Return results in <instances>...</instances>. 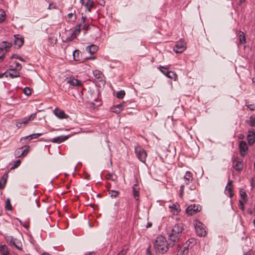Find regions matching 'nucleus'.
<instances>
[{"instance_id":"obj_40","label":"nucleus","mask_w":255,"mask_h":255,"mask_svg":"<svg viewBox=\"0 0 255 255\" xmlns=\"http://www.w3.org/2000/svg\"><path fill=\"white\" fill-rule=\"evenodd\" d=\"M160 71L165 76H166L167 74H168V73L169 72V71L167 68H165L163 66H160L159 67Z\"/></svg>"},{"instance_id":"obj_8","label":"nucleus","mask_w":255,"mask_h":255,"mask_svg":"<svg viewBox=\"0 0 255 255\" xmlns=\"http://www.w3.org/2000/svg\"><path fill=\"white\" fill-rule=\"evenodd\" d=\"M186 48V43L184 41H179L173 47V51L177 53L183 52Z\"/></svg>"},{"instance_id":"obj_19","label":"nucleus","mask_w":255,"mask_h":255,"mask_svg":"<svg viewBox=\"0 0 255 255\" xmlns=\"http://www.w3.org/2000/svg\"><path fill=\"white\" fill-rule=\"evenodd\" d=\"M70 137L69 135H60L57 137H55L52 139V142L60 143L64 141L65 140L68 139Z\"/></svg>"},{"instance_id":"obj_21","label":"nucleus","mask_w":255,"mask_h":255,"mask_svg":"<svg viewBox=\"0 0 255 255\" xmlns=\"http://www.w3.org/2000/svg\"><path fill=\"white\" fill-rule=\"evenodd\" d=\"M12 46V44L10 42H7L5 41H2L0 44V52L4 50L6 51H8V48H9Z\"/></svg>"},{"instance_id":"obj_51","label":"nucleus","mask_w":255,"mask_h":255,"mask_svg":"<svg viewBox=\"0 0 255 255\" xmlns=\"http://www.w3.org/2000/svg\"><path fill=\"white\" fill-rule=\"evenodd\" d=\"M247 106L252 111H254L255 110V105L254 104H250Z\"/></svg>"},{"instance_id":"obj_35","label":"nucleus","mask_w":255,"mask_h":255,"mask_svg":"<svg viewBox=\"0 0 255 255\" xmlns=\"http://www.w3.org/2000/svg\"><path fill=\"white\" fill-rule=\"evenodd\" d=\"M109 194L112 198H116L119 194V192L115 190H110Z\"/></svg>"},{"instance_id":"obj_39","label":"nucleus","mask_w":255,"mask_h":255,"mask_svg":"<svg viewBox=\"0 0 255 255\" xmlns=\"http://www.w3.org/2000/svg\"><path fill=\"white\" fill-rule=\"evenodd\" d=\"M42 134H43L42 133H33V134H31V135L27 136L26 138L30 137V139H31L33 138H36Z\"/></svg>"},{"instance_id":"obj_62","label":"nucleus","mask_w":255,"mask_h":255,"mask_svg":"<svg viewBox=\"0 0 255 255\" xmlns=\"http://www.w3.org/2000/svg\"><path fill=\"white\" fill-rule=\"evenodd\" d=\"M190 189L191 190H194L195 189V187L194 186H192L189 187Z\"/></svg>"},{"instance_id":"obj_63","label":"nucleus","mask_w":255,"mask_h":255,"mask_svg":"<svg viewBox=\"0 0 255 255\" xmlns=\"http://www.w3.org/2000/svg\"><path fill=\"white\" fill-rule=\"evenodd\" d=\"M244 137V135H243V134H240V138H243Z\"/></svg>"},{"instance_id":"obj_15","label":"nucleus","mask_w":255,"mask_h":255,"mask_svg":"<svg viewBox=\"0 0 255 255\" xmlns=\"http://www.w3.org/2000/svg\"><path fill=\"white\" fill-rule=\"evenodd\" d=\"M247 139L249 144L251 145L255 142V132L254 129L249 130Z\"/></svg>"},{"instance_id":"obj_13","label":"nucleus","mask_w":255,"mask_h":255,"mask_svg":"<svg viewBox=\"0 0 255 255\" xmlns=\"http://www.w3.org/2000/svg\"><path fill=\"white\" fill-rule=\"evenodd\" d=\"M232 185V181L229 179L228 184H227V185L226 187L225 190V193L227 195L229 196L230 198H232L234 195Z\"/></svg>"},{"instance_id":"obj_36","label":"nucleus","mask_w":255,"mask_h":255,"mask_svg":"<svg viewBox=\"0 0 255 255\" xmlns=\"http://www.w3.org/2000/svg\"><path fill=\"white\" fill-rule=\"evenodd\" d=\"M125 95V92L124 91L121 90L117 93L116 96L118 99H123Z\"/></svg>"},{"instance_id":"obj_18","label":"nucleus","mask_w":255,"mask_h":255,"mask_svg":"<svg viewBox=\"0 0 255 255\" xmlns=\"http://www.w3.org/2000/svg\"><path fill=\"white\" fill-rule=\"evenodd\" d=\"M55 115L59 119H66L68 116L65 114L64 112L58 108H56L54 111Z\"/></svg>"},{"instance_id":"obj_16","label":"nucleus","mask_w":255,"mask_h":255,"mask_svg":"<svg viewBox=\"0 0 255 255\" xmlns=\"http://www.w3.org/2000/svg\"><path fill=\"white\" fill-rule=\"evenodd\" d=\"M239 148L241 154L242 156H244L246 154L247 151L248 149V147L246 141H241L239 144Z\"/></svg>"},{"instance_id":"obj_60","label":"nucleus","mask_w":255,"mask_h":255,"mask_svg":"<svg viewBox=\"0 0 255 255\" xmlns=\"http://www.w3.org/2000/svg\"><path fill=\"white\" fill-rule=\"evenodd\" d=\"M94 253V252H88V253H86L85 255H92Z\"/></svg>"},{"instance_id":"obj_33","label":"nucleus","mask_w":255,"mask_h":255,"mask_svg":"<svg viewBox=\"0 0 255 255\" xmlns=\"http://www.w3.org/2000/svg\"><path fill=\"white\" fill-rule=\"evenodd\" d=\"M13 64H15V66H14L13 65H10V68H12L17 71H19L21 69L22 66H21V64H19V63H18L17 62H14Z\"/></svg>"},{"instance_id":"obj_30","label":"nucleus","mask_w":255,"mask_h":255,"mask_svg":"<svg viewBox=\"0 0 255 255\" xmlns=\"http://www.w3.org/2000/svg\"><path fill=\"white\" fill-rule=\"evenodd\" d=\"M73 58L75 61H80V51L78 50H75L73 53Z\"/></svg>"},{"instance_id":"obj_43","label":"nucleus","mask_w":255,"mask_h":255,"mask_svg":"<svg viewBox=\"0 0 255 255\" xmlns=\"http://www.w3.org/2000/svg\"><path fill=\"white\" fill-rule=\"evenodd\" d=\"M76 37V36L75 34H73V33H72L70 36H68L66 38L64 41L65 42L71 41L72 40H73Z\"/></svg>"},{"instance_id":"obj_41","label":"nucleus","mask_w":255,"mask_h":255,"mask_svg":"<svg viewBox=\"0 0 255 255\" xmlns=\"http://www.w3.org/2000/svg\"><path fill=\"white\" fill-rule=\"evenodd\" d=\"M106 178L108 180H111L112 181H115L116 180V177L115 175L112 174H107L106 175Z\"/></svg>"},{"instance_id":"obj_6","label":"nucleus","mask_w":255,"mask_h":255,"mask_svg":"<svg viewBox=\"0 0 255 255\" xmlns=\"http://www.w3.org/2000/svg\"><path fill=\"white\" fill-rule=\"evenodd\" d=\"M36 113L31 114L28 117H25L23 119L19 120L16 122V126L18 128H23L27 125L30 121L35 118Z\"/></svg>"},{"instance_id":"obj_32","label":"nucleus","mask_w":255,"mask_h":255,"mask_svg":"<svg viewBox=\"0 0 255 255\" xmlns=\"http://www.w3.org/2000/svg\"><path fill=\"white\" fill-rule=\"evenodd\" d=\"M240 194L243 199V200H244L245 202H246L247 201V194L245 190L244 189H241L240 191Z\"/></svg>"},{"instance_id":"obj_38","label":"nucleus","mask_w":255,"mask_h":255,"mask_svg":"<svg viewBox=\"0 0 255 255\" xmlns=\"http://www.w3.org/2000/svg\"><path fill=\"white\" fill-rule=\"evenodd\" d=\"M5 209L6 210H12V206L10 204V200L9 199H7L6 201V203H5Z\"/></svg>"},{"instance_id":"obj_46","label":"nucleus","mask_w":255,"mask_h":255,"mask_svg":"<svg viewBox=\"0 0 255 255\" xmlns=\"http://www.w3.org/2000/svg\"><path fill=\"white\" fill-rule=\"evenodd\" d=\"M244 202H245L244 201V200H239V203H240V209L242 210V211H244L245 210V206H244Z\"/></svg>"},{"instance_id":"obj_20","label":"nucleus","mask_w":255,"mask_h":255,"mask_svg":"<svg viewBox=\"0 0 255 255\" xmlns=\"http://www.w3.org/2000/svg\"><path fill=\"white\" fill-rule=\"evenodd\" d=\"M188 249L186 247H178L177 253L175 255H187Z\"/></svg>"},{"instance_id":"obj_57","label":"nucleus","mask_w":255,"mask_h":255,"mask_svg":"<svg viewBox=\"0 0 255 255\" xmlns=\"http://www.w3.org/2000/svg\"><path fill=\"white\" fill-rule=\"evenodd\" d=\"M73 14L72 13H70L68 14L67 16L69 18H71L73 16Z\"/></svg>"},{"instance_id":"obj_4","label":"nucleus","mask_w":255,"mask_h":255,"mask_svg":"<svg viewBox=\"0 0 255 255\" xmlns=\"http://www.w3.org/2000/svg\"><path fill=\"white\" fill-rule=\"evenodd\" d=\"M64 86H68L69 88H73L75 87H81L82 86L81 81L75 79L73 77H67L64 81Z\"/></svg>"},{"instance_id":"obj_47","label":"nucleus","mask_w":255,"mask_h":255,"mask_svg":"<svg viewBox=\"0 0 255 255\" xmlns=\"http://www.w3.org/2000/svg\"><path fill=\"white\" fill-rule=\"evenodd\" d=\"M56 8H57V7H56V4L53 3H50L49 5V6L48 7V9H56Z\"/></svg>"},{"instance_id":"obj_45","label":"nucleus","mask_w":255,"mask_h":255,"mask_svg":"<svg viewBox=\"0 0 255 255\" xmlns=\"http://www.w3.org/2000/svg\"><path fill=\"white\" fill-rule=\"evenodd\" d=\"M10 58L12 59V58H14V59H19L20 60V61H24V60L22 58H21V57L19 56L17 54H13L11 57H10Z\"/></svg>"},{"instance_id":"obj_5","label":"nucleus","mask_w":255,"mask_h":255,"mask_svg":"<svg viewBox=\"0 0 255 255\" xmlns=\"http://www.w3.org/2000/svg\"><path fill=\"white\" fill-rule=\"evenodd\" d=\"M135 153L138 159L143 163H145L147 153L141 146H137L135 147Z\"/></svg>"},{"instance_id":"obj_10","label":"nucleus","mask_w":255,"mask_h":255,"mask_svg":"<svg viewBox=\"0 0 255 255\" xmlns=\"http://www.w3.org/2000/svg\"><path fill=\"white\" fill-rule=\"evenodd\" d=\"M200 210L201 207L199 205L193 204L188 206L186 211L188 215H193L200 211Z\"/></svg>"},{"instance_id":"obj_54","label":"nucleus","mask_w":255,"mask_h":255,"mask_svg":"<svg viewBox=\"0 0 255 255\" xmlns=\"http://www.w3.org/2000/svg\"><path fill=\"white\" fill-rule=\"evenodd\" d=\"M86 22V17L84 16H82L81 18V22L79 24H81V26L84 24Z\"/></svg>"},{"instance_id":"obj_58","label":"nucleus","mask_w":255,"mask_h":255,"mask_svg":"<svg viewBox=\"0 0 255 255\" xmlns=\"http://www.w3.org/2000/svg\"><path fill=\"white\" fill-rule=\"evenodd\" d=\"M4 57V54L0 56V62L3 60Z\"/></svg>"},{"instance_id":"obj_1","label":"nucleus","mask_w":255,"mask_h":255,"mask_svg":"<svg viewBox=\"0 0 255 255\" xmlns=\"http://www.w3.org/2000/svg\"><path fill=\"white\" fill-rule=\"evenodd\" d=\"M184 229L182 223H177L173 226L168 234V240L173 246L175 243L179 241Z\"/></svg>"},{"instance_id":"obj_23","label":"nucleus","mask_w":255,"mask_h":255,"mask_svg":"<svg viewBox=\"0 0 255 255\" xmlns=\"http://www.w3.org/2000/svg\"><path fill=\"white\" fill-rule=\"evenodd\" d=\"M93 74L95 78L100 82H104V76L102 72L98 70H95L93 72Z\"/></svg>"},{"instance_id":"obj_56","label":"nucleus","mask_w":255,"mask_h":255,"mask_svg":"<svg viewBox=\"0 0 255 255\" xmlns=\"http://www.w3.org/2000/svg\"><path fill=\"white\" fill-rule=\"evenodd\" d=\"M33 203L36 205L37 207H39V203L37 202V201L36 199L33 201Z\"/></svg>"},{"instance_id":"obj_55","label":"nucleus","mask_w":255,"mask_h":255,"mask_svg":"<svg viewBox=\"0 0 255 255\" xmlns=\"http://www.w3.org/2000/svg\"><path fill=\"white\" fill-rule=\"evenodd\" d=\"M7 71H6L4 73H0V78H1L3 77L4 75H5V77H8V75H7Z\"/></svg>"},{"instance_id":"obj_22","label":"nucleus","mask_w":255,"mask_h":255,"mask_svg":"<svg viewBox=\"0 0 255 255\" xmlns=\"http://www.w3.org/2000/svg\"><path fill=\"white\" fill-rule=\"evenodd\" d=\"M98 49V47L94 44L88 46L86 48V50L89 53L93 54L95 53Z\"/></svg>"},{"instance_id":"obj_61","label":"nucleus","mask_w":255,"mask_h":255,"mask_svg":"<svg viewBox=\"0 0 255 255\" xmlns=\"http://www.w3.org/2000/svg\"><path fill=\"white\" fill-rule=\"evenodd\" d=\"M245 0H239V4L241 5L242 3L244 2Z\"/></svg>"},{"instance_id":"obj_14","label":"nucleus","mask_w":255,"mask_h":255,"mask_svg":"<svg viewBox=\"0 0 255 255\" xmlns=\"http://www.w3.org/2000/svg\"><path fill=\"white\" fill-rule=\"evenodd\" d=\"M14 44L17 46V48L21 47L24 43V38L20 35H14Z\"/></svg>"},{"instance_id":"obj_2","label":"nucleus","mask_w":255,"mask_h":255,"mask_svg":"<svg viewBox=\"0 0 255 255\" xmlns=\"http://www.w3.org/2000/svg\"><path fill=\"white\" fill-rule=\"evenodd\" d=\"M153 244L156 253L162 254L165 253L169 247L173 246L170 242L167 244L166 239L162 236H158Z\"/></svg>"},{"instance_id":"obj_49","label":"nucleus","mask_w":255,"mask_h":255,"mask_svg":"<svg viewBox=\"0 0 255 255\" xmlns=\"http://www.w3.org/2000/svg\"><path fill=\"white\" fill-rule=\"evenodd\" d=\"M127 253V250L123 249L117 255H126Z\"/></svg>"},{"instance_id":"obj_12","label":"nucleus","mask_w":255,"mask_h":255,"mask_svg":"<svg viewBox=\"0 0 255 255\" xmlns=\"http://www.w3.org/2000/svg\"><path fill=\"white\" fill-rule=\"evenodd\" d=\"M80 2L89 11H91V8L94 6V2L92 0H80Z\"/></svg>"},{"instance_id":"obj_9","label":"nucleus","mask_w":255,"mask_h":255,"mask_svg":"<svg viewBox=\"0 0 255 255\" xmlns=\"http://www.w3.org/2000/svg\"><path fill=\"white\" fill-rule=\"evenodd\" d=\"M29 146L25 145L17 148L14 152V155L16 157H20L21 156L26 155L29 151Z\"/></svg>"},{"instance_id":"obj_48","label":"nucleus","mask_w":255,"mask_h":255,"mask_svg":"<svg viewBox=\"0 0 255 255\" xmlns=\"http://www.w3.org/2000/svg\"><path fill=\"white\" fill-rule=\"evenodd\" d=\"M89 28V25L88 24V23H85L84 24H83L82 26V28L86 31L88 30Z\"/></svg>"},{"instance_id":"obj_52","label":"nucleus","mask_w":255,"mask_h":255,"mask_svg":"<svg viewBox=\"0 0 255 255\" xmlns=\"http://www.w3.org/2000/svg\"><path fill=\"white\" fill-rule=\"evenodd\" d=\"M146 255H153L150 251V246L148 247L146 251Z\"/></svg>"},{"instance_id":"obj_27","label":"nucleus","mask_w":255,"mask_h":255,"mask_svg":"<svg viewBox=\"0 0 255 255\" xmlns=\"http://www.w3.org/2000/svg\"><path fill=\"white\" fill-rule=\"evenodd\" d=\"M179 206L178 204H173L172 206H169V208L171 209V212L174 214H177L180 211L179 208Z\"/></svg>"},{"instance_id":"obj_3","label":"nucleus","mask_w":255,"mask_h":255,"mask_svg":"<svg viewBox=\"0 0 255 255\" xmlns=\"http://www.w3.org/2000/svg\"><path fill=\"white\" fill-rule=\"evenodd\" d=\"M184 183L182 184L180 188V195L182 196L184 193V189L185 186L192 183L193 180L192 173L190 171H187L183 178Z\"/></svg>"},{"instance_id":"obj_26","label":"nucleus","mask_w":255,"mask_h":255,"mask_svg":"<svg viewBox=\"0 0 255 255\" xmlns=\"http://www.w3.org/2000/svg\"><path fill=\"white\" fill-rule=\"evenodd\" d=\"M247 123L251 127H255V115H251L249 119L246 121Z\"/></svg>"},{"instance_id":"obj_37","label":"nucleus","mask_w":255,"mask_h":255,"mask_svg":"<svg viewBox=\"0 0 255 255\" xmlns=\"http://www.w3.org/2000/svg\"><path fill=\"white\" fill-rule=\"evenodd\" d=\"M166 76L171 79H175L177 75L175 73L169 71L168 74H167Z\"/></svg>"},{"instance_id":"obj_53","label":"nucleus","mask_w":255,"mask_h":255,"mask_svg":"<svg viewBox=\"0 0 255 255\" xmlns=\"http://www.w3.org/2000/svg\"><path fill=\"white\" fill-rule=\"evenodd\" d=\"M20 163H21V161L20 160H17L14 163V168L17 167L20 165Z\"/></svg>"},{"instance_id":"obj_59","label":"nucleus","mask_w":255,"mask_h":255,"mask_svg":"<svg viewBox=\"0 0 255 255\" xmlns=\"http://www.w3.org/2000/svg\"><path fill=\"white\" fill-rule=\"evenodd\" d=\"M151 226H152V223H148L147 225H146V227L147 228H149V227H151Z\"/></svg>"},{"instance_id":"obj_29","label":"nucleus","mask_w":255,"mask_h":255,"mask_svg":"<svg viewBox=\"0 0 255 255\" xmlns=\"http://www.w3.org/2000/svg\"><path fill=\"white\" fill-rule=\"evenodd\" d=\"M7 178L3 176L0 180V189H3L6 183Z\"/></svg>"},{"instance_id":"obj_34","label":"nucleus","mask_w":255,"mask_h":255,"mask_svg":"<svg viewBox=\"0 0 255 255\" xmlns=\"http://www.w3.org/2000/svg\"><path fill=\"white\" fill-rule=\"evenodd\" d=\"M5 19V13L3 10L0 9V23L3 21Z\"/></svg>"},{"instance_id":"obj_42","label":"nucleus","mask_w":255,"mask_h":255,"mask_svg":"<svg viewBox=\"0 0 255 255\" xmlns=\"http://www.w3.org/2000/svg\"><path fill=\"white\" fill-rule=\"evenodd\" d=\"M239 39L241 43L246 42V37L244 32H242V33L240 34Z\"/></svg>"},{"instance_id":"obj_24","label":"nucleus","mask_w":255,"mask_h":255,"mask_svg":"<svg viewBox=\"0 0 255 255\" xmlns=\"http://www.w3.org/2000/svg\"><path fill=\"white\" fill-rule=\"evenodd\" d=\"M9 71H10V72H9L7 75H8L11 78H17L20 76V73L15 69L10 68Z\"/></svg>"},{"instance_id":"obj_7","label":"nucleus","mask_w":255,"mask_h":255,"mask_svg":"<svg viewBox=\"0 0 255 255\" xmlns=\"http://www.w3.org/2000/svg\"><path fill=\"white\" fill-rule=\"evenodd\" d=\"M194 226L198 236L200 237H205L206 235L205 227L201 222L196 221Z\"/></svg>"},{"instance_id":"obj_28","label":"nucleus","mask_w":255,"mask_h":255,"mask_svg":"<svg viewBox=\"0 0 255 255\" xmlns=\"http://www.w3.org/2000/svg\"><path fill=\"white\" fill-rule=\"evenodd\" d=\"M123 110V105L122 104H118L115 106L113 112L119 114Z\"/></svg>"},{"instance_id":"obj_44","label":"nucleus","mask_w":255,"mask_h":255,"mask_svg":"<svg viewBox=\"0 0 255 255\" xmlns=\"http://www.w3.org/2000/svg\"><path fill=\"white\" fill-rule=\"evenodd\" d=\"M23 93L27 96H29L31 94V92L29 88L25 87L23 90Z\"/></svg>"},{"instance_id":"obj_64","label":"nucleus","mask_w":255,"mask_h":255,"mask_svg":"<svg viewBox=\"0 0 255 255\" xmlns=\"http://www.w3.org/2000/svg\"><path fill=\"white\" fill-rule=\"evenodd\" d=\"M248 212L250 214H252V211H248Z\"/></svg>"},{"instance_id":"obj_50","label":"nucleus","mask_w":255,"mask_h":255,"mask_svg":"<svg viewBox=\"0 0 255 255\" xmlns=\"http://www.w3.org/2000/svg\"><path fill=\"white\" fill-rule=\"evenodd\" d=\"M133 196L134 197V198L136 199V200H138V192L136 190H135V189H133Z\"/></svg>"},{"instance_id":"obj_31","label":"nucleus","mask_w":255,"mask_h":255,"mask_svg":"<svg viewBox=\"0 0 255 255\" xmlns=\"http://www.w3.org/2000/svg\"><path fill=\"white\" fill-rule=\"evenodd\" d=\"M81 28V24H79L78 25H77L76 26L75 30L72 32L73 34H75L76 36H77V35H78L80 32Z\"/></svg>"},{"instance_id":"obj_11","label":"nucleus","mask_w":255,"mask_h":255,"mask_svg":"<svg viewBox=\"0 0 255 255\" xmlns=\"http://www.w3.org/2000/svg\"><path fill=\"white\" fill-rule=\"evenodd\" d=\"M7 241L11 246H14L18 250H22V244L17 240L10 237L7 239Z\"/></svg>"},{"instance_id":"obj_25","label":"nucleus","mask_w":255,"mask_h":255,"mask_svg":"<svg viewBox=\"0 0 255 255\" xmlns=\"http://www.w3.org/2000/svg\"><path fill=\"white\" fill-rule=\"evenodd\" d=\"M0 253L1 255H10L8 248L5 245H1L0 247Z\"/></svg>"},{"instance_id":"obj_17","label":"nucleus","mask_w":255,"mask_h":255,"mask_svg":"<svg viewBox=\"0 0 255 255\" xmlns=\"http://www.w3.org/2000/svg\"><path fill=\"white\" fill-rule=\"evenodd\" d=\"M233 166L237 170H241L244 167L242 160H234L233 162Z\"/></svg>"}]
</instances>
